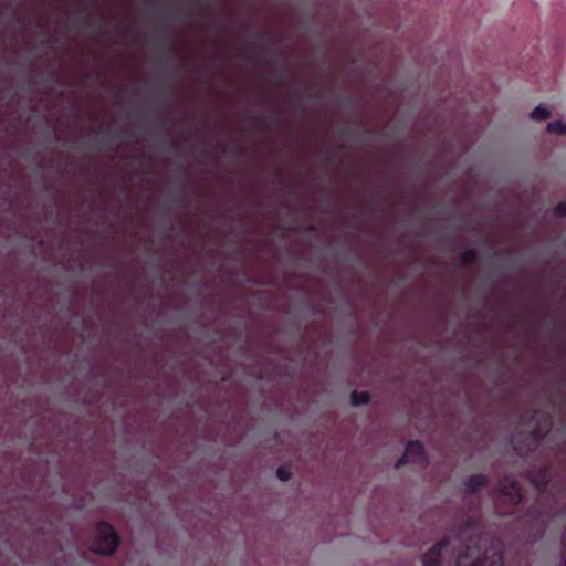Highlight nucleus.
I'll use <instances>...</instances> for the list:
<instances>
[{
    "label": "nucleus",
    "instance_id": "f257e3e1",
    "mask_svg": "<svg viewBox=\"0 0 566 566\" xmlns=\"http://www.w3.org/2000/svg\"><path fill=\"white\" fill-rule=\"evenodd\" d=\"M454 539L461 546L454 566H503V543L482 530L479 517L460 522Z\"/></svg>",
    "mask_w": 566,
    "mask_h": 566
},
{
    "label": "nucleus",
    "instance_id": "f03ea898",
    "mask_svg": "<svg viewBox=\"0 0 566 566\" xmlns=\"http://www.w3.org/2000/svg\"><path fill=\"white\" fill-rule=\"evenodd\" d=\"M119 545V537L114 527L104 521L95 526V534L92 541L91 549L98 555L111 556Z\"/></svg>",
    "mask_w": 566,
    "mask_h": 566
},
{
    "label": "nucleus",
    "instance_id": "7ed1b4c3",
    "mask_svg": "<svg viewBox=\"0 0 566 566\" xmlns=\"http://www.w3.org/2000/svg\"><path fill=\"white\" fill-rule=\"evenodd\" d=\"M428 461L422 443L418 440L409 441L406 446L405 453L397 461L396 467L400 468L407 463L426 464Z\"/></svg>",
    "mask_w": 566,
    "mask_h": 566
},
{
    "label": "nucleus",
    "instance_id": "20e7f679",
    "mask_svg": "<svg viewBox=\"0 0 566 566\" xmlns=\"http://www.w3.org/2000/svg\"><path fill=\"white\" fill-rule=\"evenodd\" d=\"M497 491L505 502L510 505H517L523 497L521 485L517 481L507 476L500 480Z\"/></svg>",
    "mask_w": 566,
    "mask_h": 566
},
{
    "label": "nucleus",
    "instance_id": "39448f33",
    "mask_svg": "<svg viewBox=\"0 0 566 566\" xmlns=\"http://www.w3.org/2000/svg\"><path fill=\"white\" fill-rule=\"evenodd\" d=\"M451 542L449 538H443L431 547L422 557L423 566H442V560L446 554L449 553Z\"/></svg>",
    "mask_w": 566,
    "mask_h": 566
},
{
    "label": "nucleus",
    "instance_id": "423d86ee",
    "mask_svg": "<svg viewBox=\"0 0 566 566\" xmlns=\"http://www.w3.org/2000/svg\"><path fill=\"white\" fill-rule=\"evenodd\" d=\"M552 480V470L549 467L544 465L533 471L530 474V482L539 493H544Z\"/></svg>",
    "mask_w": 566,
    "mask_h": 566
},
{
    "label": "nucleus",
    "instance_id": "0eeeda50",
    "mask_svg": "<svg viewBox=\"0 0 566 566\" xmlns=\"http://www.w3.org/2000/svg\"><path fill=\"white\" fill-rule=\"evenodd\" d=\"M489 482L486 475L482 473L470 475L464 482V492L468 495H472L478 493L482 488H484Z\"/></svg>",
    "mask_w": 566,
    "mask_h": 566
},
{
    "label": "nucleus",
    "instance_id": "6e6552de",
    "mask_svg": "<svg viewBox=\"0 0 566 566\" xmlns=\"http://www.w3.org/2000/svg\"><path fill=\"white\" fill-rule=\"evenodd\" d=\"M370 399H371V397L368 391L353 390L350 394V403L354 407H360V406L367 405V403H369Z\"/></svg>",
    "mask_w": 566,
    "mask_h": 566
},
{
    "label": "nucleus",
    "instance_id": "1a4fd4ad",
    "mask_svg": "<svg viewBox=\"0 0 566 566\" xmlns=\"http://www.w3.org/2000/svg\"><path fill=\"white\" fill-rule=\"evenodd\" d=\"M478 261V253L473 249H467L461 252L459 262L462 268H468Z\"/></svg>",
    "mask_w": 566,
    "mask_h": 566
},
{
    "label": "nucleus",
    "instance_id": "9d476101",
    "mask_svg": "<svg viewBox=\"0 0 566 566\" xmlns=\"http://www.w3.org/2000/svg\"><path fill=\"white\" fill-rule=\"evenodd\" d=\"M547 132L552 134L565 135L566 134V122L554 120L547 124Z\"/></svg>",
    "mask_w": 566,
    "mask_h": 566
},
{
    "label": "nucleus",
    "instance_id": "9b49d317",
    "mask_svg": "<svg viewBox=\"0 0 566 566\" xmlns=\"http://www.w3.org/2000/svg\"><path fill=\"white\" fill-rule=\"evenodd\" d=\"M549 116H551V112H549L546 107H544V106H542V105H539V106L535 107V108L532 111V113H531V118H532L533 120H538V122H541V120H545V119H547Z\"/></svg>",
    "mask_w": 566,
    "mask_h": 566
},
{
    "label": "nucleus",
    "instance_id": "f8f14e48",
    "mask_svg": "<svg viewBox=\"0 0 566 566\" xmlns=\"http://www.w3.org/2000/svg\"><path fill=\"white\" fill-rule=\"evenodd\" d=\"M525 517L532 522H538L542 518V510L537 505H532L527 510Z\"/></svg>",
    "mask_w": 566,
    "mask_h": 566
},
{
    "label": "nucleus",
    "instance_id": "ddd939ff",
    "mask_svg": "<svg viewBox=\"0 0 566 566\" xmlns=\"http://www.w3.org/2000/svg\"><path fill=\"white\" fill-rule=\"evenodd\" d=\"M291 471L290 469L285 468V467H279L277 470H276V476L283 481V482H286L291 479Z\"/></svg>",
    "mask_w": 566,
    "mask_h": 566
},
{
    "label": "nucleus",
    "instance_id": "4468645a",
    "mask_svg": "<svg viewBox=\"0 0 566 566\" xmlns=\"http://www.w3.org/2000/svg\"><path fill=\"white\" fill-rule=\"evenodd\" d=\"M553 213H554V216H555V217H557V218H564V217H566V202H565V201L558 202V203L554 207Z\"/></svg>",
    "mask_w": 566,
    "mask_h": 566
},
{
    "label": "nucleus",
    "instance_id": "2eb2a0df",
    "mask_svg": "<svg viewBox=\"0 0 566 566\" xmlns=\"http://www.w3.org/2000/svg\"><path fill=\"white\" fill-rule=\"evenodd\" d=\"M264 63L270 66H281L282 65V62H281L277 53H272L271 56L264 61Z\"/></svg>",
    "mask_w": 566,
    "mask_h": 566
},
{
    "label": "nucleus",
    "instance_id": "dca6fc26",
    "mask_svg": "<svg viewBox=\"0 0 566 566\" xmlns=\"http://www.w3.org/2000/svg\"><path fill=\"white\" fill-rule=\"evenodd\" d=\"M80 24L84 25V27H88V25H91V21H90V19L87 17H81L80 18Z\"/></svg>",
    "mask_w": 566,
    "mask_h": 566
},
{
    "label": "nucleus",
    "instance_id": "f3484780",
    "mask_svg": "<svg viewBox=\"0 0 566 566\" xmlns=\"http://www.w3.org/2000/svg\"><path fill=\"white\" fill-rule=\"evenodd\" d=\"M538 415H539V412H538L537 410L532 411V413H531L530 419L527 420V422H528V423H532Z\"/></svg>",
    "mask_w": 566,
    "mask_h": 566
},
{
    "label": "nucleus",
    "instance_id": "a211bd4d",
    "mask_svg": "<svg viewBox=\"0 0 566 566\" xmlns=\"http://www.w3.org/2000/svg\"><path fill=\"white\" fill-rule=\"evenodd\" d=\"M485 281H486V282H490V283H494V282H496L497 280L494 277V275L489 274V275H486Z\"/></svg>",
    "mask_w": 566,
    "mask_h": 566
},
{
    "label": "nucleus",
    "instance_id": "6ab92c4d",
    "mask_svg": "<svg viewBox=\"0 0 566 566\" xmlns=\"http://www.w3.org/2000/svg\"><path fill=\"white\" fill-rule=\"evenodd\" d=\"M347 134H348V128L347 127H344V128L339 129V132H338L339 136H346Z\"/></svg>",
    "mask_w": 566,
    "mask_h": 566
},
{
    "label": "nucleus",
    "instance_id": "aec40b11",
    "mask_svg": "<svg viewBox=\"0 0 566 566\" xmlns=\"http://www.w3.org/2000/svg\"><path fill=\"white\" fill-rule=\"evenodd\" d=\"M98 20L103 24H108V20L103 14H99Z\"/></svg>",
    "mask_w": 566,
    "mask_h": 566
},
{
    "label": "nucleus",
    "instance_id": "412c9836",
    "mask_svg": "<svg viewBox=\"0 0 566 566\" xmlns=\"http://www.w3.org/2000/svg\"><path fill=\"white\" fill-rule=\"evenodd\" d=\"M322 160L324 163H331L332 161V157L329 155H325V156L322 157Z\"/></svg>",
    "mask_w": 566,
    "mask_h": 566
},
{
    "label": "nucleus",
    "instance_id": "4be33fe9",
    "mask_svg": "<svg viewBox=\"0 0 566 566\" xmlns=\"http://www.w3.org/2000/svg\"><path fill=\"white\" fill-rule=\"evenodd\" d=\"M276 80H277L279 83H282V81H283V73H281V72L277 73L276 74Z\"/></svg>",
    "mask_w": 566,
    "mask_h": 566
},
{
    "label": "nucleus",
    "instance_id": "5701e85b",
    "mask_svg": "<svg viewBox=\"0 0 566 566\" xmlns=\"http://www.w3.org/2000/svg\"><path fill=\"white\" fill-rule=\"evenodd\" d=\"M119 136H120V134L117 130L113 133L114 138H118Z\"/></svg>",
    "mask_w": 566,
    "mask_h": 566
},
{
    "label": "nucleus",
    "instance_id": "b1692460",
    "mask_svg": "<svg viewBox=\"0 0 566 566\" xmlns=\"http://www.w3.org/2000/svg\"><path fill=\"white\" fill-rule=\"evenodd\" d=\"M533 434H534V437H535V438H537V437H538V434H539L538 430H537V429H535V430L533 431Z\"/></svg>",
    "mask_w": 566,
    "mask_h": 566
},
{
    "label": "nucleus",
    "instance_id": "393cba45",
    "mask_svg": "<svg viewBox=\"0 0 566 566\" xmlns=\"http://www.w3.org/2000/svg\"><path fill=\"white\" fill-rule=\"evenodd\" d=\"M176 51H177V50H176V48H175V46L170 48V52H171L172 54H175V53H176Z\"/></svg>",
    "mask_w": 566,
    "mask_h": 566
},
{
    "label": "nucleus",
    "instance_id": "a878e982",
    "mask_svg": "<svg viewBox=\"0 0 566 566\" xmlns=\"http://www.w3.org/2000/svg\"><path fill=\"white\" fill-rule=\"evenodd\" d=\"M286 188H287L291 192H293V187H292L291 185H287V186H286Z\"/></svg>",
    "mask_w": 566,
    "mask_h": 566
},
{
    "label": "nucleus",
    "instance_id": "bb28decb",
    "mask_svg": "<svg viewBox=\"0 0 566 566\" xmlns=\"http://www.w3.org/2000/svg\"><path fill=\"white\" fill-rule=\"evenodd\" d=\"M168 88H169V91H172V88H174V87H172V85H171V84H169V85H168Z\"/></svg>",
    "mask_w": 566,
    "mask_h": 566
}]
</instances>
